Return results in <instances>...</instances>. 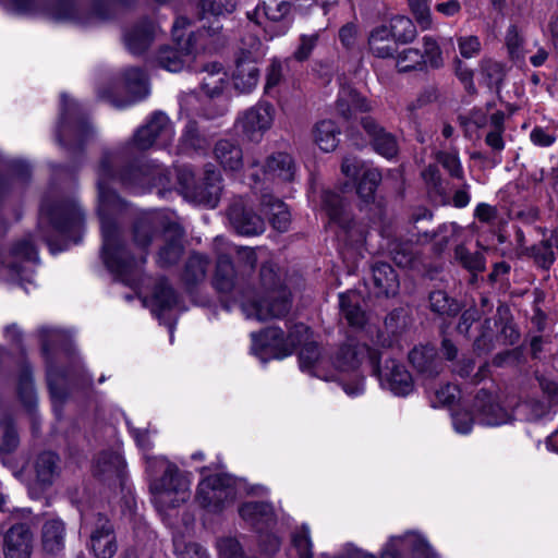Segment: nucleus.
<instances>
[{"mask_svg": "<svg viewBox=\"0 0 558 558\" xmlns=\"http://www.w3.org/2000/svg\"><path fill=\"white\" fill-rule=\"evenodd\" d=\"M341 313L348 323L354 327H362L367 318L366 313L361 307L362 296L359 292L350 291L340 294Z\"/></svg>", "mask_w": 558, "mask_h": 558, "instance_id": "c9c22d12", "label": "nucleus"}, {"mask_svg": "<svg viewBox=\"0 0 558 558\" xmlns=\"http://www.w3.org/2000/svg\"><path fill=\"white\" fill-rule=\"evenodd\" d=\"M459 51L464 58H473L481 50V43L476 36H465L458 39Z\"/></svg>", "mask_w": 558, "mask_h": 558, "instance_id": "69168bd1", "label": "nucleus"}, {"mask_svg": "<svg viewBox=\"0 0 558 558\" xmlns=\"http://www.w3.org/2000/svg\"><path fill=\"white\" fill-rule=\"evenodd\" d=\"M408 551L412 554L413 558H436V554L425 537L412 531L390 536L380 550V557L402 558V555Z\"/></svg>", "mask_w": 558, "mask_h": 558, "instance_id": "ddd939ff", "label": "nucleus"}, {"mask_svg": "<svg viewBox=\"0 0 558 558\" xmlns=\"http://www.w3.org/2000/svg\"><path fill=\"white\" fill-rule=\"evenodd\" d=\"M393 43L396 41L386 23L374 27L368 37V47L371 52L375 57L381 59L393 57L396 50Z\"/></svg>", "mask_w": 558, "mask_h": 558, "instance_id": "72a5a7b5", "label": "nucleus"}, {"mask_svg": "<svg viewBox=\"0 0 558 558\" xmlns=\"http://www.w3.org/2000/svg\"><path fill=\"white\" fill-rule=\"evenodd\" d=\"M84 215L74 202L51 203L45 198L40 207L39 228L52 253L65 250L69 239L81 232Z\"/></svg>", "mask_w": 558, "mask_h": 558, "instance_id": "423d86ee", "label": "nucleus"}, {"mask_svg": "<svg viewBox=\"0 0 558 558\" xmlns=\"http://www.w3.org/2000/svg\"><path fill=\"white\" fill-rule=\"evenodd\" d=\"M189 24L185 17H179L172 25V36L175 41V48H161L157 56L159 65L170 72H179L190 66L195 59L197 50L196 37L190 34L185 37L184 28Z\"/></svg>", "mask_w": 558, "mask_h": 558, "instance_id": "9b49d317", "label": "nucleus"}, {"mask_svg": "<svg viewBox=\"0 0 558 558\" xmlns=\"http://www.w3.org/2000/svg\"><path fill=\"white\" fill-rule=\"evenodd\" d=\"M174 128L170 119L161 112L154 113L146 124L137 129L133 137L114 150L106 151L97 168V211L101 223L102 258L110 271L128 284H132L129 275L136 272L145 258L130 259L126 248L120 242L117 227L109 218L121 207L120 198L109 186L111 182H120V175L113 169L123 158L132 157L150 147H167L174 138Z\"/></svg>", "mask_w": 558, "mask_h": 558, "instance_id": "f257e3e1", "label": "nucleus"}, {"mask_svg": "<svg viewBox=\"0 0 558 558\" xmlns=\"http://www.w3.org/2000/svg\"><path fill=\"white\" fill-rule=\"evenodd\" d=\"M75 7L69 1H60L47 11V15L54 21L75 20Z\"/></svg>", "mask_w": 558, "mask_h": 558, "instance_id": "13d9d810", "label": "nucleus"}, {"mask_svg": "<svg viewBox=\"0 0 558 558\" xmlns=\"http://www.w3.org/2000/svg\"><path fill=\"white\" fill-rule=\"evenodd\" d=\"M13 255L16 259L25 263H35L37 260V251L29 240L22 241L13 248Z\"/></svg>", "mask_w": 558, "mask_h": 558, "instance_id": "0e129e2a", "label": "nucleus"}, {"mask_svg": "<svg viewBox=\"0 0 558 558\" xmlns=\"http://www.w3.org/2000/svg\"><path fill=\"white\" fill-rule=\"evenodd\" d=\"M354 345H360V342L350 341L339 348L331 361L332 372L323 375L324 362L320 350L305 325H295L288 336H284L283 331L276 327L267 328L259 333H252V352L263 362L268 359H284L300 347L299 361L301 369L325 380L337 381V379L331 378V376L337 375L335 359L341 349ZM338 383L340 384L339 380Z\"/></svg>", "mask_w": 558, "mask_h": 558, "instance_id": "7ed1b4c3", "label": "nucleus"}, {"mask_svg": "<svg viewBox=\"0 0 558 558\" xmlns=\"http://www.w3.org/2000/svg\"><path fill=\"white\" fill-rule=\"evenodd\" d=\"M148 468L151 471H161L155 475L149 484L151 499L156 509L168 514L191 498L192 476L165 458H150L146 456Z\"/></svg>", "mask_w": 558, "mask_h": 558, "instance_id": "39448f33", "label": "nucleus"}, {"mask_svg": "<svg viewBox=\"0 0 558 558\" xmlns=\"http://www.w3.org/2000/svg\"><path fill=\"white\" fill-rule=\"evenodd\" d=\"M161 226L162 234L157 239L160 242L157 262L161 266H167L175 263L182 254V236L183 232L177 221L165 216L156 214L151 218V222L141 221L134 230V241L141 247H146L151 240L153 226Z\"/></svg>", "mask_w": 558, "mask_h": 558, "instance_id": "1a4fd4ad", "label": "nucleus"}, {"mask_svg": "<svg viewBox=\"0 0 558 558\" xmlns=\"http://www.w3.org/2000/svg\"><path fill=\"white\" fill-rule=\"evenodd\" d=\"M217 550L220 558H246L241 544L233 537L220 538L217 542Z\"/></svg>", "mask_w": 558, "mask_h": 558, "instance_id": "603ef678", "label": "nucleus"}, {"mask_svg": "<svg viewBox=\"0 0 558 558\" xmlns=\"http://www.w3.org/2000/svg\"><path fill=\"white\" fill-rule=\"evenodd\" d=\"M34 270L28 266L13 265L10 267L11 280L17 281L26 292H29L28 286H33Z\"/></svg>", "mask_w": 558, "mask_h": 558, "instance_id": "052dcab7", "label": "nucleus"}, {"mask_svg": "<svg viewBox=\"0 0 558 558\" xmlns=\"http://www.w3.org/2000/svg\"><path fill=\"white\" fill-rule=\"evenodd\" d=\"M459 396V389L456 385L446 384L434 391L432 399L433 405H447L452 403Z\"/></svg>", "mask_w": 558, "mask_h": 558, "instance_id": "4d7b16f0", "label": "nucleus"}, {"mask_svg": "<svg viewBox=\"0 0 558 558\" xmlns=\"http://www.w3.org/2000/svg\"><path fill=\"white\" fill-rule=\"evenodd\" d=\"M123 85L133 100L144 98L149 92L145 74L136 68L128 69L123 73Z\"/></svg>", "mask_w": 558, "mask_h": 558, "instance_id": "79ce46f5", "label": "nucleus"}, {"mask_svg": "<svg viewBox=\"0 0 558 558\" xmlns=\"http://www.w3.org/2000/svg\"><path fill=\"white\" fill-rule=\"evenodd\" d=\"M409 360L417 372L426 377H433L440 371V361L437 359L433 347L421 345L414 348L409 354Z\"/></svg>", "mask_w": 558, "mask_h": 558, "instance_id": "2f4dec72", "label": "nucleus"}, {"mask_svg": "<svg viewBox=\"0 0 558 558\" xmlns=\"http://www.w3.org/2000/svg\"><path fill=\"white\" fill-rule=\"evenodd\" d=\"M429 302L432 310L441 315H449L457 311L456 303L448 298L446 292L440 290L430 293Z\"/></svg>", "mask_w": 558, "mask_h": 558, "instance_id": "3c124183", "label": "nucleus"}, {"mask_svg": "<svg viewBox=\"0 0 558 558\" xmlns=\"http://www.w3.org/2000/svg\"><path fill=\"white\" fill-rule=\"evenodd\" d=\"M156 35V27L151 24H143L130 29L125 36L124 41L128 49L136 54L143 52L151 43Z\"/></svg>", "mask_w": 558, "mask_h": 558, "instance_id": "4c0bfd02", "label": "nucleus"}, {"mask_svg": "<svg viewBox=\"0 0 558 558\" xmlns=\"http://www.w3.org/2000/svg\"><path fill=\"white\" fill-rule=\"evenodd\" d=\"M180 143L183 150L195 153H204L208 146L207 140L198 133L194 121L186 123Z\"/></svg>", "mask_w": 558, "mask_h": 558, "instance_id": "c03bdc74", "label": "nucleus"}, {"mask_svg": "<svg viewBox=\"0 0 558 558\" xmlns=\"http://www.w3.org/2000/svg\"><path fill=\"white\" fill-rule=\"evenodd\" d=\"M83 526L90 527L89 549L96 558H112L118 549L116 535L110 521L100 513H82Z\"/></svg>", "mask_w": 558, "mask_h": 558, "instance_id": "f8f14e48", "label": "nucleus"}, {"mask_svg": "<svg viewBox=\"0 0 558 558\" xmlns=\"http://www.w3.org/2000/svg\"><path fill=\"white\" fill-rule=\"evenodd\" d=\"M33 542V533L27 524L19 523L11 526L4 535L5 558H31Z\"/></svg>", "mask_w": 558, "mask_h": 558, "instance_id": "412c9836", "label": "nucleus"}, {"mask_svg": "<svg viewBox=\"0 0 558 558\" xmlns=\"http://www.w3.org/2000/svg\"><path fill=\"white\" fill-rule=\"evenodd\" d=\"M207 269V259L199 254L192 255L186 264L187 280L194 281L204 278Z\"/></svg>", "mask_w": 558, "mask_h": 558, "instance_id": "6e6d98bb", "label": "nucleus"}, {"mask_svg": "<svg viewBox=\"0 0 558 558\" xmlns=\"http://www.w3.org/2000/svg\"><path fill=\"white\" fill-rule=\"evenodd\" d=\"M396 43H409L416 36V29L412 21L405 16H395L386 22Z\"/></svg>", "mask_w": 558, "mask_h": 558, "instance_id": "37998d69", "label": "nucleus"}, {"mask_svg": "<svg viewBox=\"0 0 558 558\" xmlns=\"http://www.w3.org/2000/svg\"><path fill=\"white\" fill-rule=\"evenodd\" d=\"M214 158L225 171L235 172L244 165L242 148L234 140H219L214 146Z\"/></svg>", "mask_w": 558, "mask_h": 558, "instance_id": "5701e85b", "label": "nucleus"}, {"mask_svg": "<svg viewBox=\"0 0 558 558\" xmlns=\"http://www.w3.org/2000/svg\"><path fill=\"white\" fill-rule=\"evenodd\" d=\"M59 377L63 378V375H60L53 367L48 366L47 381L53 402L62 401V399L64 398L63 390L58 386Z\"/></svg>", "mask_w": 558, "mask_h": 558, "instance_id": "774afa93", "label": "nucleus"}, {"mask_svg": "<svg viewBox=\"0 0 558 558\" xmlns=\"http://www.w3.org/2000/svg\"><path fill=\"white\" fill-rule=\"evenodd\" d=\"M456 258L468 269L481 271L485 268V262L480 253H470L468 250L459 245L456 248Z\"/></svg>", "mask_w": 558, "mask_h": 558, "instance_id": "de8ad7c7", "label": "nucleus"}, {"mask_svg": "<svg viewBox=\"0 0 558 558\" xmlns=\"http://www.w3.org/2000/svg\"><path fill=\"white\" fill-rule=\"evenodd\" d=\"M229 220L235 231L244 235L259 234L265 229L264 220L239 204L229 209Z\"/></svg>", "mask_w": 558, "mask_h": 558, "instance_id": "393cba45", "label": "nucleus"}, {"mask_svg": "<svg viewBox=\"0 0 558 558\" xmlns=\"http://www.w3.org/2000/svg\"><path fill=\"white\" fill-rule=\"evenodd\" d=\"M90 126L80 119V107L68 95H61V114L57 128V137L61 144H65L66 136L73 135L81 141Z\"/></svg>", "mask_w": 558, "mask_h": 558, "instance_id": "f3484780", "label": "nucleus"}, {"mask_svg": "<svg viewBox=\"0 0 558 558\" xmlns=\"http://www.w3.org/2000/svg\"><path fill=\"white\" fill-rule=\"evenodd\" d=\"M235 8L232 0H202L201 16L202 27L207 28V36H213L221 28L218 16L231 13Z\"/></svg>", "mask_w": 558, "mask_h": 558, "instance_id": "b1692460", "label": "nucleus"}, {"mask_svg": "<svg viewBox=\"0 0 558 558\" xmlns=\"http://www.w3.org/2000/svg\"><path fill=\"white\" fill-rule=\"evenodd\" d=\"M201 74V89L209 98L219 97L227 87V73L219 63H209L203 66Z\"/></svg>", "mask_w": 558, "mask_h": 558, "instance_id": "cd10ccee", "label": "nucleus"}, {"mask_svg": "<svg viewBox=\"0 0 558 558\" xmlns=\"http://www.w3.org/2000/svg\"><path fill=\"white\" fill-rule=\"evenodd\" d=\"M323 206L330 220L338 223L345 232L350 233L351 236L355 233V222L350 218L345 211L343 201L339 195L325 192L323 195ZM360 236H363V232L357 230Z\"/></svg>", "mask_w": 558, "mask_h": 558, "instance_id": "bb28decb", "label": "nucleus"}, {"mask_svg": "<svg viewBox=\"0 0 558 558\" xmlns=\"http://www.w3.org/2000/svg\"><path fill=\"white\" fill-rule=\"evenodd\" d=\"M19 395L25 404L33 405L35 393L31 372L27 367H23L19 378Z\"/></svg>", "mask_w": 558, "mask_h": 558, "instance_id": "864d4df0", "label": "nucleus"}, {"mask_svg": "<svg viewBox=\"0 0 558 558\" xmlns=\"http://www.w3.org/2000/svg\"><path fill=\"white\" fill-rule=\"evenodd\" d=\"M19 445V436L10 422H0V451L10 452Z\"/></svg>", "mask_w": 558, "mask_h": 558, "instance_id": "8fccbe9b", "label": "nucleus"}, {"mask_svg": "<svg viewBox=\"0 0 558 558\" xmlns=\"http://www.w3.org/2000/svg\"><path fill=\"white\" fill-rule=\"evenodd\" d=\"M460 231V227L454 223H446L438 229L435 235V244L438 246L437 250L441 251L448 245L451 239Z\"/></svg>", "mask_w": 558, "mask_h": 558, "instance_id": "e2e57ef3", "label": "nucleus"}, {"mask_svg": "<svg viewBox=\"0 0 558 558\" xmlns=\"http://www.w3.org/2000/svg\"><path fill=\"white\" fill-rule=\"evenodd\" d=\"M291 12V3L286 0H267L258 4L247 16L250 20L256 19V23L263 25L260 20L264 16L272 23L283 22Z\"/></svg>", "mask_w": 558, "mask_h": 558, "instance_id": "473e14b6", "label": "nucleus"}, {"mask_svg": "<svg viewBox=\"0 0 558 558\" xmlns=\"http://www.w3.org/2000/svg\"><path fill=\"white\" fill-rule=\"evenodd\" d=\"M255 182L283 183L293 180L294 163L292 157L284 153H278L267 158L266 163L258 172H253Z\"/></svg>", "mask_w": 558, "mask_h": 558, "instance_id": "6ab92c4d", "label": "nucleus"}, {"mask_svg": "<svg viewBox=\"0 0 558 558\" xmlns=\"http://www.w3.org/2000/svg\"><path fill=\"white\" fill-rule=\"evenodd\" d=\"M260 280L268 289V294L260 301H246L241 304V310L247 319L258 322L283 317L291 307L289 293L281 283L280 276L274 265L262 267Z\"/></svg>", "mask_w": 558, "mask_h": 558, "instance_id": "6e6552de", "label": "nucleus"}, {"mask_svg": "<svg viewBox=\"0 0 558 558\" xmlns=\"http://www.w3.org/2000/svg\"><path fill=\"white\" fill-rule=\"evenodd\" d=\"M177 304V296L173 290L166 282H160L150 300L149 306L151 307V312L158 317L161 318L162 314L167 311L171 310Z\"/></svg>", "mask_w": 558, "mask_h": 558, "instance_id": "a19ab883", "label": "nucleus"}, {"mask_svg": "<svg viewBox=\"0 0 558 558\" xmlns=\"http://www.w3.org/2000/svg\"><path fill=\"white\" fill-rule=\"evenodd\" d=\"M336 109L344 119H351L356 112L371 110V105L365 97L351 87L341 88Z\"/></svg>", "mask_w": 558, "mask_h": 558, "instance_id": "c756f323", "label": "nucleus"}, {"mask_svg": "<svg viewBox=\"0 0 558 558\" xmlns=\"http://www.w3.org/2000/svg\"><path fill=\"white\" fill-rule=\"evenodd\" d=\"M242 483L227 474L203 478L196 489L195 500L210 512H219L233 505Z\"/></svg>", "mask_w": 558, "mask_h": 558, "instance_id": "9d476101", "label": "nucleus"}, {"mask_svg": "<svg viewBox=\"0 0 558 558\" xmlns=\"http://www.w3.org/2000/svg\"><path fill=\"white\" fill-rule=\"evenodd\" d=\"M65 523L59 518L48 519L41 527V545L46 553L58 554L64 548Z\"/></svg>", "mask_w": 558, "mask_h": 558, "instance_id": "c85d7f7f", "label": "nucleus"}, {"mask_svg": "<svg viewBox=\"0 0 558 558\" xmlns=\"http://www.w3.org/2000/svg\"><path fill=\"white\" fill-rule=\"evenodd\" d=\"M437 160L452 177H462L463 171L457 153H438Z\"/></svg>", "mask_w": 558, "mask_h": 558, "instance_id": "bf43d9fd", "label": "nucleus"}, {"mask_svg": "<svg viewBox=\"0 0 558 558\" xmlns=\"http://www.w3.org/2000/svg\"><path fill=\"white\" fill-rule=\"evenodd\" d=\"M319 35L318 33L310 34V35H301L300 44L295 48L292 57L294 60L299 62H303L307 60L315 47L317 46Z\"/></svg>", "mask_w": 558, "mask_h": 558, "instance_id": "09e8293b", "label": "nucleus"}, {"mask_svg": "<svg viewBox=\"0 0 558 558\" xmlns=\"http://www.w3.org/2000/svg\"><path fill=\"white\" fill-rule=\"evenodd\" d=\"M274 113L271 105L258 104L239 116L236 126L250 141H259L271 128Z\"/></svg>", "mask_w": 558, "mask_h": 558, "instance_id": "dca6fc26", "label": "nucleus"}, {"mask_svg": "<svg viewBox=\"0 0 558 558\" xmlns=\"http://www.w3.org/2000/svg\"><path fill=\"white\" fill-rule=\"evenodd\" d=\"M368 360L377 373L380 386L396 396H408L414 389L412 376L396 360L387 359L383 367L378 366V352L366 344L343 348L335 359L337 375L331 376L340 381L349 397H357L365 391V379L359 373L364 361Z\"/></svg>", "mask_w": 558, "mask_h": 558, "instance_id": "f03ea898", "label": "nucleus"}, {"mask_svg": "<svg viewBox=\"0 0 558 558\" xmlns=\"http://www.w3.org/2000/svg\"><path fill=\"white\" fill-rule=\"evenodd\" d=\"M238 254V263L240 267V271L242 274L252 270L257 262L256 253L253 248L243 247L236 251Z\"/></svg>", "mask_w": 558, "mask_h": 558, "instance_id": "338daca9", "label": "nucleus"}, {"mask_svg": "<svg viewBox=\"0 0 558 558\" xmlns=\"http://www.w3.org/2000/svg\"><path fill=\"white\" fill-rule=\"evenodd\" d=\"M156 173H144L138 170H126L124 173L120 175V182L124 185H128L132 189H135L137 182H143L146 180L157 181L156 184L162 187L160 194L163 196L165 192L170 191L172 187L178 190V192L186 199L207 206L209 208H215L218 204L220 194H221V185H220V174L218 172H211L206 179L203 185L196 186L194 182V174L190 168L182 167L177 168L174 170L175 174V184L172 183V175L170 172L163 173L156 168Z\"/></svg>", "mask_w": 558, "mask_h": 558, "instance_id": "20e7f679", "label": "nucleus"}, {"mask_svg": "<svg viewBox=\"0 0 558 558\" xmlns=\"http://www.w3.org/2000/svg\"><path fill=\"white\" fill-rule=\"evenodd\" d=\"M424 64L429 63L432 66L441 64V51L437 43L430 37H424Z\"/></svg>", "mask_w": 558, "mask_h": 558, "instance_id": "680f3d73", "label": "nucleus"}, {"mask_svg": "<svg viewBox=\"0 0 558 558\" xmlns=\"http://www.w3.org/2000/svg\"><path fill=\"white\" fill-rule=\"evenodd\" d=\"M362 126L372 138L375 150L386 158H392L397 154V142L372 117L362 119Z\"/></svg>", "mask_w": 558, "mask_h": 558, "instance_id": "a878e982", "label": "nucleus"}, {"mask_svg": "<svg viewBox=\"0 0 558 558\" xmlns=\"http://www.w3.org/2000/svg\"><path fill=\"white\" fill-rule=\"evenodd\" d=\"M514 405L513 399L482 390L475 396L472 413L466 410L453 412V428L458 434L466 435L472 430L474 421L489 427L510 424L515 421Z\"/></svg>", "mask_w": 558, "mask_h": 558, "instance_id": "0eeeda50", "label": "nucleus"}, {"mask_svg": "<svg viewBox=\"0 0 558 558\" xmlns=\"http://www.w3.org/2000/svg\"><path fill=\"white\" fill-rule=\"evenodd\" d=\"M263 210L269 216L270 223L280 232L288 230L291 221V215L284 203L274 199L271 196L265 197L263 201Z\"/></svg>", "mask_w": 558, "mask_h": 558, "instance_id": "58836bf2", "label": "nucleus"}, {"mask_svg": "<svg viewBox=\"0 0 558 558\" xmlns=\"http://www.w3.org/2000/svg\"><path fill=\"white\" fill-rule=\"evenodd\" d=\"M236 272L227 255L218 258L216 272L214 277V286L220 292H230L235 287Z\"/></svg>", "mask_w": 558, "mask_h": 558, "instance_id": "ea45409f", "label": "nucleus"}, {"mask_svg": "<svg viewBox=\"0 0 558 558\" xmlns=\"http://www.w3.org/2000/svg\"><path fill=\"white\" fill-rule=\"evenodd\" d=\"M124 468V460L118 451H104L94 461L93 475L100 481L117 483L121 481Z\"/></svg>", "mask_w": 558, "mask_h": 558, "instance_id": "4be33fe9", "label": "nucleus"}, {"mask_svg": "<svg viewBox=\"0 0 558 558\" xmlns=\"http://www.w3.org/2000/svg\"><path fill=\"white\" fill-rule=\"evenodd\" d=\"M408 2L421 27L424 29L430 27L432 15L427 0H408Z\"/></svg>", "mask_w": 558, "mask_h": 558, "instance_id": "5fc2aeb1", "label": "nucleus"}, {"mask_svg": "<svg viewBox=\"0 0 558 558\" xmlns=\"http://www.w3.org/2000/svg\"><path fill=\"white\" fill-rule=\"evenodd\" d=\"M541 387L548 402L526 400L514 405L515 420L534 421L543 417L549 411L550 403H558V383L543 379Z\"/></svg>", "mask_w": 558, "mask_h": 558, "instance_id": "a211bd4d", "label": "nucleus"}, {"mask_svg": "<svg viewBox=\"0 0 558 558\" xmlns=\"http://www.w3.org/2000/svg\"><path fill=\"white\" fill-rule=\"evenodd\" d=\"M424 64L423 53L414 48L404 49L397 56L396 66L399 72L421 69Z\"/></svg>", "mask_w": 558, "mask_h": 558, "instance_id": "a18cd8bd", "label": "nucleus"}, {"mask_svg": "<svg viewBox=\"0 0 558 558\" xmlns=\"http://www.w3.org/2000/svg\"><path fill=\"white\" fill-rule=\"evenodd\" d=\"M340 131L336 123L325 119L317 122L313 129V141L325 153L336 149Z\"/></svg>", "mask_w": 558, "mask_h": 558, "instance_id": "e433bc0d", "label": "nucleus"}, {"mask_svg": "<svg viewBox=\"0 0 558 558\" xmlns=\"http://www.w3.org/2000/svg\"><path fill=\"white\" fill-rule=\"evenodd\" d=\"M246 56L236 62L232 74L233 86L240 93H251L258 84L259 70L256 60L265 54L262 43L253 39Z\"/></svg>", "mask_w": 558, "mask_h": 558, "instance_id": "4468645a", "label": "nucleus"}, {"mask_svg": "<svg viewBox=\"0 0 558 558\" xmlns=\"http://www.w3.org/2000/svg\"><path fill=\"white\" fill-rule=\"evenodd\" d=\"M374 293L378 296L395 295L399 289L398 277L389 264L376 263L373 266Z\"/></svg>", "mask_w": 558, "mask_h": 558, "instance_id": "7c9ffc66", "label": "nucleus"}, {"mask_svg": "<svg viewBox=\"0 0 558 558\" xmlns=\"http://www.w3.org/2000/svg\"><path fill=\"white\" fill-rule=\"evenodd\" d=\"M292 543L293 547L298 553L299 558H313V544L310 537V530L307 526L303 525L299 531H296L293 534Z\"/></svg>", "mask_w": 558, "mask_h": 558, "instance_id": "49530a36", "label": "nucleus"}, {"mask_svg": "<svg viewBox=\"0 0 558 558\" xmlns=\"http://www.w3.org/2000/svg\"><path fill=\"white\" fill-rule=\"evenodd\" d=\"M34 482L29 485L32 498H38L40 493L50 486L59 474V459L50 451L41 452L34 461Z\"/></svg>", "mask_w": 558, "mask_h": 558, "instance_id": "aec40b11", "label": "nucleus"}, {"mask_svg": "<svg viewBox=\"0 0 558 558\" xmlns=\"http://www.w3.org/2000/svg\"><path fill=\"white\" fill-rule=\"evenodd\" d=\"M239 513L244 521L257 529L270 525L274 518L272 507L266 502H245L240 507Z\"/></svg>", "mask_w": 558, "mask_h": 558, "instance_id": "f704fd0d", "label": "nucleus"}, {"mask_svg": "<svg viewBox=\"0 0 558 558\" xmlns=\"http://www.w3.org/2000/svg\"><path fill=\"white\" fill-rule=\"evenodd\" d=\"M341 172L352 180L360 178L356 193L364 203L374 201L376 189L381 180L377 169L367 168L361 160L347 157L342 161Z\"/></svg>", "mask_w": 558, "mask_h": 558, "instance_id": "2eb2a0df", "label": "nucleus"}]
</instances>
